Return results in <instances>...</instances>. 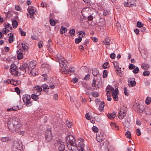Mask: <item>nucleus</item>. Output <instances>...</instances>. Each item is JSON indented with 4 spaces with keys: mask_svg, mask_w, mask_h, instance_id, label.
I'll list each match as a JSON object with an SVG mask.
<instances>
[{
    "mask_svg": "<svg viewBox=\"0 0 151 151\" xmlns=\"http://www.w3.org/2000/svg\"><path fill=\"white\" fill-rule=\"evenodd\" d=\"M53 99L55 100H57L58 99V95L57 94H54L53 96Z\"/></svg>",
    "mask_w": 151,
    "mask_h": 151,
    "instance_id": "obj_62",
    "label": "nucleus"
},
{
    "mask_svg": "<svg viewBox=\"0 0 151 151\" xmlns=\"http://www.w3.org/2000/svg\"><path fill=\"white\" fill-rule=\"evenodd\" d=\"M105 106L104 103V102H101L99 106V110L100 111H101L104 109Z\"/></svg>",
    "mask_w": 151,
    "mask_h": 151,
    "instance_id": "obj_25",
    "label": "nucleus"
},
{
    "mask_svg": "<svg viewBox=\"0 0 151 151\" xmlns=\"http://www.w3.org/2000/svg\"><path fill=\"white\" fill-rule=\"evenodd\" d=\"M92 86L93 87H94V88L96 89L99 88V87L98 85H96V81L95 79H94L93 80L92 83Z\"/></svg>",
    "mask_w": 151,
    "mask_h": 151,
    "instance_id": "obj_27",
    "label": "nucleus"
},
{
    "mask_svg": "<svg viewBox=\"0 0 151 151\" xmlns=\"http://www.w3.org/2000/svg\"><path fill=\"white\" fill-rule=\"evenodd\" d=\"M35 67V63L31 62L30 63L29 65L25 63L23 64L22 65L20 66L19 68L21 70H22L25 73H28L31 69L33 70Z\"/></svg>",
    "mask_w": 151,
    "mask_h": 151,
    "instance_id": "obj_3",
    "label": "nucleus"
},
{
    "mask_svg": "<svg viewBox=\"0 0 151 151\" xmlns=\"http://www.w3.org/2000/svg\"><path fill=\"white\" fill-rule=\"evenodd\" d=\"M15 90L16 92L18 94H19L20 93V91L18 87H16L15 88Z\"/></svg>",
    "mask_w": 151,
    "mask_h": 151,
    "instance_id": "obj_64",
    "label": "nucleus"
},
{
    "mask_svg": "<svg viewBox=\"0 0 151 151\" xmlns=\"http://www.w3.org/2000/svg\"><path fill=\"white\" fill-rule=\"evenodd\" d=\"M42 89L41 87L38 86H36L33 88L32 91L34 93L37 94H32L31 96L32 98L35 101H36L38 99V96L40 94V92L42 91Z\"/></svg>",
    "mask_w": 151,
    "mask_h": 151,
    "instance_id": "obj_4",
    "label": "nucleus"
},
{
    "mask_svg": "<svg viewBox=\"0 0 151 151\" xmlns=\"http://www.w3.org/2000/svg\"><path fill=\"white\" fill-rule=\"evenodd\" d=\"M92 130L95 133L97 132L98 131V129L96 126H93L92 128Z\"/></svg>",
    "mask_w": 151,
    "mask_h": 151,
    "instance_id": "obj_52",
    "label": "nucleus"
},
{
    "mask_svg": "<svg viewBox=\"0 0 151 151\" xmlns=\"http://www.w3.org/2000/svg\"><path fill=\"white\" fill-rule=\"evenodd\" d=\"M103 42L104 43L105 45H109L110 44L109 42L108 41L107 39H105Z\"/></svg>",
    "mask_w": 151,
    "mask_h": 151,
    "instance_id": "obj_59",
    "label": "nucleus"
},
{
    "mask_svg": "<svg viewBox=\"0 0 151 151\" xmlns=\"http://www.w3.org/2000/svg\"><path fill=\"white\" fill-rule=\"evenodd\" d=\"M9 140V138L8 137H2L1 138V141L3 142H7Z\"/></svg>",
    "mask_w": 151,
    "mask_h": 151,
    "instance_id": "obj_32",
    "label": "nucleus"
},
{
    "mask_svg": "<svg viewBox=\"0 0 151 151\" xmlns=\"http://www.w3.org/2000/svg\"><path fill=\"white\" fill-rule=\"evenodd\" d=\"M105 145L104 146V147L105 148L107 149L108 151H109V150L110 149L109 148L110 147V145L109 142H105V144L104 143V145Z\"/></svg>",
    "mask_w": 151,
    "mask_h": 151,
    "instance_id": "obj_35",
    "label": "nucleus"
},
{
    "mask_svg": "<svg viewBox=\"0 0 151 151\" xmlns=\"http://www.w3.org/2000/svg\"><path fill=\"white\" fill-rule=\"evenodd\" d=\"M43 44V42L42 41H40L38 43V47L40 48H41L42 47V45Z\"/></svg>",
    "mask_w": 151,
    "mask_h": 151,
    "instance_id": "obj_57",
    "label": "nucleus"
},
{
    "mask_svg": "<svg viewBox=\"0 0 151 151\" xmlns=\"http://www.w3.org/2000/svg\"><path fill=\"white\" fill-rule=\"evenodd\" d=\"M65 147L63 144H61L59 146L58 149L60 151H64L65 150Z\"/></svg>",
    "mask_w": 151,
    "mask_h": 151,
    "instance_id": "obj_31",
    "label": "nucleus"
},
{
    "mask_svg": "<svg viewBox=\"0 0 151 151\" xmlns=\"http://www.w3.org/2000/svg\"><path fill=\"white\" fill-rule=\"evenodd\" d=\"M59 62L62 68L66 67L68 64V63L66 60L64 58L62 59V60H60Z\"/></svg>",
    "mask_w": 151,
    "mask_h": 151,
    "instance_id": "obj_12",
    "label": "nucleus"
},
{
    "mask_svg": "<svg viewBox=\"0 0 151 151\" xmlns=\"http://www.w3.org/2000/svg\"><path fill=\"white\" fill-rule=\"evenodd\" d=\"M42 87L43 88V91H45L46 93H48V91L46 89H49L48 86L46 84H43L42 85Z\"/></svg>",
    "mask_w": 151,
    "mask_h": 151,
    "instance_id": "obj_26",
    "label": "nucleus"
},
{
    "mask_svg": "<svg viewBox=\"0 0 151 151\" xmlns=\"http://www.w3.org/2000/svg\"><path fill=\"white\" fill-rule=\"evenodd\" d=\"M151 102V98L147 97L145 100V103L147 104H149Z\"/></svg>",
    "mask_w": 151,
    "mask_h": 151,
    "instance_id": "obj_41",
    "label": "nucleus"
},
{
    "mask_svg": "<svg viewBox=\"0 0 151 151\" xmlns=\"http://www.w3.org/2000/svg\"><path fill=\"white\" fill-rule=\"evenodd\" d=\"M18 108H16L15 109H14L13 108L8 109H7V111H16L18 110Z\"/></svg>",
    "mask_w": 151,
    "mask_h": 151,
    "instance_id": "obj_53",
    "label": "nucleus"
},
{
    "mask_svg": "<svg viewBox=\"0 0 151 151\" xmlns=\"http://www.w3.org/2000/svg\"><path fill=\"white\" fill-rule=\"evenodd\" d=\"M28 12L30 14H34L35 11L33 9L30 8V7L28 8Z\"/></svg>",
    "mask_w": 151,
    "mask_h": 151,
    "instance_id": "obj_40",
    "label": "nucleus"
},
{
    "mask_svg": "<svg viewBox=\"0 0 151 151\" xmlns=\"http://www.w3.org/2000/svg\"><path fill=\"white\" fill-rule=\"evenodd\" d=\"M78 147L79 148L80 151H85L83 148L84 147V144L82 141H81L78 143Z\"/></svg>",
    "mask_w": 151,
    "mask_h": 151,
    "instance_id": "obj_20",
    "label": "nucleus"
},
{
    "mask_svg": "<svg viewBox=\"0 0 151 151\" xmlns=\"http://www.w3.org/2000/svg\"><path fill=\"white\" fill-rule=\"evenodd\" d=\"M123 125L125 127H128L129 126V123L127 120H126L123 122Z\"/></svg>",
    "mask_w": 151,
    "mask_h": 151,
    "instance_id": "obj_44",
    "label": "nucleus"
},
{
    "mask_svg": "<svg viewBox=\"0 0 151 151\" xmlns=\"http://www.w3.org/2000/svg\"><path fill=\"white\" fill-rule=\"evenodd\" d=\"M87 19L88 21H91L93 20V17L92 15H90L88 16Z\"/></svg>",
    "mask_w": 151,
    "mask_h": 151,
    "instance_id": "obj_63",
    "label": "nucleus"
},
{
    "mask_svg": "<svg viewBox=\"0 0 151 151\" xmlns=\"http://www.w3.org/2000/svg\"><path fill=\"white\" fill-rule=\"evenodd\" d=\"M75 69L74 68H71L70 69H69V70H66L65 71H63L62 72V73H63L64 74H69V72H70L71 73H73Z\"/></svg>",
    "mask_w": 151,
    "mask_h": 151,
    "instance_id": "obj_22",
    "label": "nucleus"
},
{
    "mask_svg": "<svg viewBox=\"0 0 151 151\" xmlns=\"http://www.w3.org/2000/svg\"><path fill=\"white\" fill-rule=\"evenodd\" d=\"M50 24L51 26H54L55 24V21L52 19H50Z\"/></svg>",
    "mask_w": 151,
    "mask_h": 151,
    "instance_id": "obj_51",
    "label": "nucleus"
},
{
    "mask_svg": "<svg viewBox=\"0 0 151 151\" xmlns=\"http://www.w3.org/2000/svg\"><path fill=\"white\" fill-rule=\"evenodd\" d=\"M107 70H104L103 72V77L104 78H106L107 76Z\"/></svg>",
    "mask_w": 151,
    "mask_h": 151,
    "instance_id": "obj_46",
    "label": "nucleus"
},
{
    "mask_svg": "<svg viewBox=\"0 0 151 151\" xmlns=\"http://www.w3.org/2000/svg\"><path fill=\"white\" fill-rule=\"evenodd\" d=\"M17 66L13 64L10 66V70L11 73V74L14 75H17L18 74V72L16 71Z\"/></svg>",
    "mask_w": 151,
    "mask_h": 151,
    "instance_id": "obj_10",
    "label": "nucleus"
},
{
    "mask_svg": "<svg viewBox=\"0 0 151 151\" xmlns=\"http://www.w3.org/2000/svg\"><path fill=\"white\" fill-rule=\"evenodd\" d=\"M66 141L68 146L72 145H75V140L73 137L71 135H68L67 136L66 138Z\"/></svg>",
    "mask_w": 151,
    "mask_h": 151,
    "instance_id": "obj_6",
    "label": "nucleus"
},
{
    "mask_svg": "<svg viewBox=\"0 0 151 151\" xmlns=\"http://www.w3.org/2000/svg\"><path fill=\"white\" fill-rule=\"evenodd\" d=\"M15 9L16 10L21 11L22 9L18 5H16L15 6Z\"/></svg>",
    "mask_w": 151,
    "mask_h": 151,
    "instance_id": "obj_58",
    "label": "nucleus"
},
{
    "mask_svg": "<svg viewBox=\"0 0 151 151\" xmlns=\"http://www.w3.org/2000/svg\"><path fill=\"white\" fill-rule=\"evenodd\" d=\"M125 135L127 138H128L129 139H131V132L129 131H127V132L125 133Z\"/></svg>",
    "mask_w": 151,
    "mask_h": 151,
    "instance_id": "obj_34",
    "label": "nucleus"
},
{
    "mask_svg": "<svg viewBox=\"0 0 151 151\" xmlns=\"http://www.w3.org/2000/svg\"><path fill=\"white\" fill-rule=\"evenodd\" d=\"M113 64L116 70L120 68L119 67V63L118 62L116 61H114L113 62Z\"/></svg>",
    "mask_w": 151,
    "mask_h": 151,
    "instance_id": "obj_30",
    "label": "nucleus"
},
{
    "mask_svg": "<svg viewBox=\"0 0 151 151\" xmlns=\"http://www.w3.org/2000/svg\"><path fill=\"white\" fill-rule=\"evenodd\" d=\"M12 25L14 28H16L18 25V23L16 20H13L12 22Z\"/></svg>",
    "mask_w": 151,
    "mask_h": 151,
    "instance_id": "obj_36",
    "label": "nucleus"
},
{
    "mask_svg": "<svg viewBox=\"0 0 151 151\" xmlns=\"http://www.w3.org/2000/svg\"><path fill=\"white\" fill-rule=\"evenodd\" d=\"M150 74V73L148 70H145L143 73V75L144 76H148Z\"/></svg>",
    "mask_w": 151,
    "mask_h": 151,
    "instance_id": "obj_43",
    "label": "nucleus"
},
{
    "mask_svg": "<svg viewBox=\"0 0 151 151\" xmlns=\"http://www.w3.org/2000/svg\"><path fill=\"white\" fill-rule=\"evenodd\" d=\"M124 107L121 108L119 113L118 117L120 119H122L126 114V111L123 108H125Z\"/></svg>",
    "mask_w": 151,
    "mask_h": 151,
    "instance_id": "obj_8",
    "label": "nucleus"
},
{
    "mask_svg": "<svg viewBox=\"0 0 151 151\" xmlns=\"http://www.w3.org/2000/svg\"><path fill=\"white\" fill-rule=\"evenodd\" d=\"M68 149L70 151H80L79 148H78L75 144V145H72L71 146H67Z\"/></svg>",
    "mask_w": 151,
    "mask_h": 151,
    "instance_id": "obj_13",
    "label": "nucleus"
},
{
    "mask_svg": "<svg viewBox=\"0 0 151 151\" xmlns=\"http://www.w3.org/2000/svg\"><path fill=\"white\" fill-rule=\"evenodd\" d=\"M111 126L112 129H113L115 130H118V126L114 123L111 122Z\"/></svg>",
    "mask_w": 151,
    "mask_h": 151,
    "instance_id": "obj_24",
    "label": "nucleus"
},
{
    "mask_svg": "<svg viewBox=\"0 0 151 151\" xmlns=\"http://www.w3.org/2000/svg\"><path fill=\"white\" fill-rule=\"evenodd\" d=\"M17 58L19 60L22 59L23 57V54L22 52V51L20 50H17Z\"/></svg>",
    "mask_w": 151,
    "mask_h": 151,
    "instance_id": "obj_18",
    "label": "nucleus"
},
{
    "mask_svg": "<svg viewBox=\"0 0 151 151\" xmlns=\"http://www.w3.org/2000/svg\"><path fill=\"white\" fill-rule=\"evenodd\" d=\"M30 71V73H31V74L33 76H35L36 75V73L35 71V69H33V70H32V69H31Z\"/></svg>",
    "mask_w": 151,
    "mask_h": 151,
    "instance_id": "obj_56",
    "label": "nucleus"
},
{
    "mask_svg": "<svg viewBox=\"0 0 151 151\" xmlns=\"http://www.w3.org/2000/svg\"><path fill=\"white\" fill-rule=\"evenodd\" d=\"M107 116L108 118L110 119H113L116 116V113L114 112L112 113H108L107 114Z\"/></svg>",
    "mask_w": 151,
    "mask_h": 151,
    "instance_id": "obj_21",
    "label": "nucleus"
},
{
    "mask_svg": "<svg viewBox=\"0 0 151 151\" xmlns=\"http://www.w3.org/2000/svg\"><path fill=\"white\" fill-rule=\"evenodd\" d=\"M69 32L71 36H74L75 35V31L74 29L70 30Z\"/></svg>",
    "mask_w": 151,
    "mask_h": 151,
    "instance_id": "obj_48",
    "label": "nucleus"
},
{
    "mask_svg": "<svg viewBox=\"0 0 151 151\" xmlns=\"http://www.w3.org/2000/svg\"><path fill=\"white\" fill-rule=\"evenodd\" d=\"M78 33H79V35H81L82 37H84L85 35V32H83L82 31H81L79 32Z\"/></svg>",
    "mask_w": 151,
    "mask_h": 151,
    "instance_id": "obj_54",
    "label": "nucleus"
},
{
    "mask_svg": "<svg viewBox=\"0 0 151 151\" xmlns=\"http://www.w3.org/2000/svg\"><path fill=\"white\" fill-rule=\"evenodd\" d=\"M67 31V29L66 27H64L63 26H62L60 28V33L61 34H63L66 32Z\"/></svg>",
    "mask_w": 151,
    "mask_h": 151,
    "instance_id": "obj_23",
    "label": "nucleus"
},
{
    "mask_svg": "<svg viewBox=\"0 0 151 151\" xmlns=\"http://www.w3.org/2000/svg\"><path fill=\"white\" fill-rule=\"evenodd\" d=\"M142 68L144 70H147L149 68V65L146 63H142L141 65Z\"/></svg>",
    "mask_w": 151,
    "mask_h": 151,
    "instance_id": "obj_29",
    "label": "nucleus"
},
{
    "mask_svg": "<svg viewBox=\"0 0 151 151\" xmlns=\"http://www.w3.org/2000/svg\"><path fill=\"white\" fill-rule=\"evenodd\" d=\"M139 69L137 67H136L135 68H134L133 71L134 73H137L139 72Z\"/></svg>",
    "mask_w": 151,
    "mask_h": 151,
    "instance_id": "obj_49",
    "label": "nucleus"
},
{
    "mask_svg": "<svg viewBox=\"0 0 151 151\" xmlns=\"http://www.w3.org/2000/svg\"><path fill=\"white\" fill-rule=\"evenodd\" d=\"M23 49L24 50H27L28 48V45L25 41H23L22 43Z\"/></svg>",
    "mask_w": 151,
    "mask_h": 151,
    "instance_id": "obj_19",
    "label": "nucleus"
},
{
    "mask_svg": "<svg viewBox=\"0 0 151 151\" xmlns=\"http://www.w3.org/2000/svg\"><path fill=\"white\" fill-rule=\"evenodd\" d=\"M81 37L79 36L75 40V43L76 44H78L82 40Z\"/></svg>",
    "mask_w": 151,
    "mask_h": 151,
    "instance_id": "obj_39",
    "label": "nucleus"
},
{
    "mask_svg": "<svg viewBox=\"0 0 151 151\" xmlns=\"http://www.w3.org/2000/svg\"><path fill=\"white\" fill-rule=\"evenodd\" d=\"M31 99L30 96L28 95H24L23 96V102L27 107L31 106L32 105V102L30 101Z\"/></svg>",
    "mask_w": 151,
    "mask_h": 151,
    "instance_id": "obj_5",
    "label": "nucleus"
},
{
    "mask_svg": "<svg viewBox=\"0 0 151 151\" xmlns=\"http://www.w3.org/2000/svg\"><path fill=\"white\" fill-rule=\"evenodd\" d=\"M91 94L93 97H98L99 96V93L96 91L92 92Z\"/></svg>",
    "mask_w": 151,
    "mask_h": 151,
    "instance_id": "obj_37",
    "label": "nucleus"
},
{
    "mask_svg": "<svg viewBox=\"0 0 151 151\" xmlns=\"http://www.w3.org/2000/svg\"><path fill=\"white\" fill-rule=\"evenodd\" d=\"M22 147L20 146L18 143L14 145L13 148V151H22Z\"/></svg>",
    "mask_w": 151,
    "mask_h": 151,
    "instance_id": "obj_16",
    "label": "nucleus"
},
{
    "mask_svg": "<svg viewBox=\"0 0 151 151\" xmlns=\"http://www.w3.org/2000/svg\"><path fill=\"white\" fill-rule=\"evenodd\" d=\"M121 68H120L119 69L116 70V71L117 74L118 75L120 76L121 77L122 76V74L121 72Z\"/></svg>",
    "mask_w": 151,
    "mask_h": 151,
    "instance_id": "obj_38",
    "label": "nucleus"
},
{
    "mask_svg": "<svg viewBox=\"0 0 151 151\" xmlns=\"http://www.w3.org/2000/svg\"><path fill=\"white\" fill-rule=\"evenodd\" d=\"M136 132L137 135L139 136L141 135V133L139 129H137L136 130Z\"/></svg>",
    "mask_w": 151,
    "mask_h": 151,
    "instance_id": "obj_55",
    "label": "nucleus"
},
{
    "mask_svg": "<svg viewBox=\"0 0 151 151\" xmlns=\"http://www.w3.org/2000/svg\"><path fill=\"white\" fill-rule=\"evenodd\" d=\"M136 83L134 81H131L129 82L128 86L130 87H133L136 84Z\"/></svg>",
    "mask_w": 151,
    "mask_h": 151,
    "instance_id": "obj_28",
    "label": "nucleus"
},
{
    "mask_svg": "<svg viewBox=\"0 0 151 151\" xmlns=\"http://www.w3.org/2000/svg\"><path fill=\"white\" fill-rule=\"evenodd\" d=\"M56 57L58 60V61H59L60 60H62V59H63V58H64L62 57L60 54H57L56 55Z\"/></svg>",
    "mask_w": 151,
    "mask_h": 151,
    "instance_id": "obj_45",
    "label": "nucleus"
},
{
    "mask_svg": "<svg viewBox=\"0 0 151 151\" xmlns=\"http://www.w3.org/2000/svg\"><path fill=\"white\" fill-rule=\"evenodd\" d=\"M143 24L140 22L138 21L137 22V26L138 27H142L143 26Z\"/></svg>",
    "mask_w": 151,
    "mask_h": 151,
    "instance_id": "obj_47",
    "label": "nucleus"
},
{
    "mask_svg": "<svg viewBox=\"0 0 151 151\" xmlns=\"http://www.w3.org/2000/svg\"><path fill=\"white\" fill-rule=\"evenodd\" d=\"M91 11V9L89 7L84 8L81 11V13L83 16L88 14Z\"/></svg>",
    "mask_w": 151,
    "mask_h": 151,
    "instance_id": "obj_14",
    "label": "nucleus"
},
{
    "mask_svg": "<svg viewBox=\"0 0 151 151\" xmlns=\"http://www.w3.org/2000/svg\"><path fill=\"white\" fill-rule=\"evenodd\" d=\"M135 66L133 64H131L129 66V69L130 70H132L134 68Z\"/></svg>",
    "mask_w": 151,
    "mask_h": 151,
    "instance_id": "obj_60",
    "label": "nucleus"
},
{
    "mask_svg": "<svg viewBox=\"0 0 151 151\" xmlns=\"http://www.w3.org/2000/svg\"><path fill=\"white\" fill-rule=\"evenodd\" d=\"M42 70L45 73L48 72L50 70L49 66L47 64H43L41 66Z\"/></svg>",
    "mask_w": 151,
    "mask_h": 151,
    "instance_id": "obj_11",
    "label": "nucleus"
},
{
    "mask_svg": "<svg viewBox=\"0 0 151 151\" xmlns=\"http://www.w3.org/2000/svg\"><path fill=\"white\" fill-rule=\"evenodd\" d=\"M92 73L93 75L97 77H99L101 78V75L99 74L98 70L96 68H94L92 70Z\"/></svg>",
    "mask_w": 151,
    "mask_h": 151,
    "instance_id": "obj_15",
    "label": "nucleus"
},
{
    "mask_svg": "<svg viewBox=\"0 0 151 151\" xmlns=\"http://www.w3.org/2000/svg\"><path fill=\"white\" fill-rule=\"evenodd\" d=\"M19 119L17 117H14L10 119L8 123V126L9 129L14 133H18L19 135H24V132L21 130L22 125L19 123Z\"/></svg>",
    "mask_w": 151,
    "mask_h": 151,
    "instance_id": "obj_1",
    "label": "nucleus"
},
{
    "mask_svg": "<svg viewBox=\"0 0 151 151\" xmlns=\"http://www.w3.org/2000/svg\"><path fill=\"white\" fill-rule=\"evenodd\" d=\"M97 140L99 142H101L104 139V137L103 135V134L100 133V135H97L96 137Z\"/></svg>",
    "mask_w": 151,
    "mask_h": 151,
    "instance_id": "obj_17",
    "label": "nucleus"
},
{
    "mask_svg": "<svg viewBox=\"0 0 151 151\" xmlns=\"http://www.w3.org/2000/svg\"><path fill=\"white\" fill-rule=\"evenodd\" d=\"M124 91L125 95L126 96H128L129 93H128V91L127 88L126 87L124 88Z\"/></svg>",
    "mask_w": 151,
    "mask_h": 151,
    "instance_id": "obj_50",
    "label": "nucleus"
},
{
    "mask_svg": "<svg viewBox=\"0 0 151 151\" xmlns=\"http://www.w3.org/2000/svg\"><path fill=\"white\" fill-rule=\"evenodd\" d=\"M106 94L107 93L110 94V92H111V95L113 97L114 100L115 101H118L119 99L118 95L119 93L117 88H115L114 89V88L110 85H108L106 88Z\"/></svg>",
    "mask_w": 151,
    "mask_h": 151,
    "instance_id": "obj_2",
    "label": "nucleus"
},
{
    "mask_svg": "<svg viewBox=\"0 0 151 151\" xmlns=\"http://www.w3.org/2000/svg\"><path fill=\"white\" fill-rule=\"evenodd\" d=\"M10 30H12V28L10 24L7 23L5 25V28L3 29L2 32L3 33L6 34V33L8 32Z\"/></svg>",
    "mask_w": 151,
    "mask_h": 151,
    "instance_id": "obj_9",
    "label": "nucleus"
},
{
    "mask_svg": "<svg viewBox=\"0 0 151 151\" xmlns=\"http://www.w3.org/2000/svg\"><path fill=\"white\" fill-rule=\"evenodd\" d=\"M78 78H75L72 79L71 80V81L73 82L74 83H75L78 81Z\"/></svg>",
    "mask_w": 151,
    "mask_h": 151,
    "instance_id": "obj_61",
    "label": "nucleus"
},
{
    "mask_svg": "<svg viewBox=\"0 0 151 151\" xmlns=\"http://www.w3.org/2000/svg\"><path fill=\"white\" fill-rule=\"evenodd\" d=\"M66 123L69 128H71V127L73 124V123L71 122H70L68 120L66 121Z\"/></svg>",
    "mask_w": 151,
    "mask_h": 151,
    "instance_id": "obj_33",
    "label": "nucleus"
},
{
    "mask_svg": "<svg viewBox=\"0 0 151 151\" xmlns=\"http://www.w3.org/2000/svg\"><path fill=\"white\" fill-rule=\"evenodd\" d=\"M45 139L47 142L51 141L52 138V135L51 129L47 130L45 132Z\"/></svg>",
    "mask_w": 151,
    "mask_h": 151,
    "instance_id": "obj_7",
    "label": "nucleus"
},
{
    "mask_svg": "<svg viewBox=\"0 0 151 151\" xmlns=\"http://www.w3.org/2000/svg\"><path fill=\"white\" fill-rule=\"evenodd\" d=\"M10 35H10L9 37V41L10 43H11L13 42L14 41L13 39V35L11 33L9 34Z\"/></svg>",
    "mask_w": 151,
    "mask_h": 151,
    "instance_id": "obj_42",
    "label": "nucleus"
}]
</instances>
